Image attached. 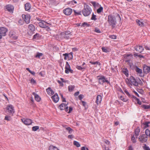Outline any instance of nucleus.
Wrapping results in <instances>:
<instances>
[{"instance_id":"obj_1","label":"nucleus","mask_w":150,"mask_h":150,"mask_svg":"<svg viewBox=\"0 0 150 150\" xmlns=\"http://www.w3.org/2000/svg\"><path fill=\"white\" fill-rule=\"evenodd\" d=\"M116 20L119 22H120L121 19L119 14H117L115 16L110 15L108 17V21L112 28H114L116 25Z\"/></svg>"},{"instance_id":"obj_2","label":"nucleus","mask_w":150,"mask_h":150,"mask_svg":"<svg viewBox=\"0 0 150 150\" xmlns=\"http://www.w3.org/2000/svg\"><path fill=\"white\" fill-rule=\"evenodd\" d=\"M92 12V9L90 6L86 4H84V8L82 10V13L85 16H89Z\"/></svg>"},{"instance_id":"obj_3","label":"nucleus","mask_w":150,"mask_h":150,"mask_svg":"<svg viewBox=\"0 0 150 150\" xmlns=\"http://www.w3.org/2000/svg\"><path fill=\"white\" fill-rule=\"evenodd\" d=\"M98 80V83L101 84H103L104 82H106L108 84L110 83V82L103 76H97Z\"/></svg>"},{"instance_id":"obj_4","label":"nucleus","mask_w":150,"mask_h":150,"mask_svg":"<svg viewBox=\"0 0 150 150\" xmlns=\"http://www.w3.org/2000/svg\"><path fill=\"white\" fill-rule=\"evenodd\" d=\"M22 17L23 20L26 23L28 24L30 23L31 17L29 14H23L22 15Z\"/></svg>"},{"instance_id":"obj_5","label":"nucleus","mask_w":150,"mask_h":150,"mask_svg":"<svg viewBox=\"0 0 150 150\" xmlns=\"http://www.w3.org/2000/svg\"><path fill=\"white\" fill-rule=\"evenodd\" d=\"M28 33L30 35H32L34 33V31L35 30V28L34 26L32 24H29L28 26Z\"/></svg>"},{"instance_id":"obj_6","label":"nucleus","mask_w":150,"mask_h":150,"mask_svg":"<svg viewBox=\"0 0 150 150\" xmlns=\"http://www.w3.org/2000/svg\"><path fill=\"white\" fill-rule=\"evenodd\" d=\"M62 37L67 39H69L71 35L70 31H66L65 32L62 33H61Z\"/></svg>"},{"instance_id":"obj_7","label":"nucleus","mask_w":150,"mask_h":150,"mask_svg":"<svg viewBox=\"0 0 150 150\" xmlns=\"http://www.w3.org/2000/svg\"><path fill=\"white\" fill-rule=\"evenodd\" d=\"M8 30L7 28L4 27L0 28V39L2 38V36H4L6 35V33Z\"/></svg>"},{"instance_id":"obj_8","label":"nucleus","mask_w":150,"mask_h":150,"mask_svg":"<svg viewBox=\"0 0 150 150\" xmlns=\"http://www.w3.org/2000/svg\"><path fill=\"white\" fill-rule=\"evenodd\" d=\"M139 141L141 143H144L147 140V137L146 134L141 135L139 137Z\"/></svg>"},{"instance_id":"obj_9","label":"nucleus","mask_w":150,"mask_h":150,"mask_svg":"<svg viewBox=\"0 0 150 150\" xmlns=\"http://www.w3.org/2000/svg\"><path fill=\"white\" fill-rule=\"evenodd\" d=\"M21 121L25 125H30L32 123V120L30 119H25L24 118L21 119Z\"/></svg>"},{"instance_id":"obj_10","label":"nucleus","mask_w":150,"mask_h":150,"mask_svg":"<svg viewBox=\"0 0 150 150\" xmlns=\"http://www.w3.org/2000/svg\"><path fill=\"white\" fill-rule=\"evenodd\" d=\"M14 9L13 6L10 4L7 5L5 6V10L8 11L9 12L12 13Z\"/></svg>"},{"instance_id":"obj_11","label":"nucleus","mask_w":150,"mask_h":150,"mask_svg":"<svg viewBox=\"0 0 150 150\" xmlns=\"http://www.w3.org/2000/svg\"><path fill=\"white\" fill-rule=\"evenodd\" d=\"M8 112L10 113L13 114L14 112V107L11 105H8L6 108Z\"/></svg>"},{"instance_id":"obj_12","label":"nucleus","mask_w":150,"mask_h":150,"mask_svg":"<svg viewBox=\"0 0 150 150\" xmlns=\"http://www.w3.org/2000/svg\"><path fill=\"white\" fill-rule=\"evenodd\" d=\"M130 81L132 85H133L134 86H138V83L133 76H131L130 77Z\"/></svg>"},{"instance_id":"obj_13","label":"nucleus","mask_w":150,"mask_h":150,"mask_svg":"<svg viewBox=\"0 0 150 150\" xmlns=\"http://www.w3.org/2000/svg\"><path fill=\"white\" fill-rule=\"evenodd\" d=\"M59 108L61 110H64L66 112L68 111V106L67 104L62 103Z\"/></svg>"},{"instance_id":"obj_14","label":"nucleus","mask_w":150,"mask_h":150,"mask_svg":"<svg viewBox=\"0 0 150 150\" xmlns=\"http://www.w3.org/2000/svg\"><path fill=\"white\" fill-rule=\"evenodd\" d=\"M63 12L65 15L69 16L71 14L72 11V9L68 8L64 9Z\"/></svg>"},{"instance_id":"obj_15","label":"nucleus","mask_w":150,"mask_h":150,"mask_svg":"<svg viewBox=\"0 0 150 150\" xmlns=\"http://www.w3.org/2000/svg\"><path fill=\"white\" fill-rule=\"evenodd\" d=\"M134 48L137 52L141 53L144 50V48L142 46L140 45H136L134 47Z\"/></svg>"},{"instance_id":"obj_16","label":"nucleus","mask_w":150,"mask_h":150,"mask_svg":"<svg viewBox=\"0 0 150 150\" xmlns=\"http://www.w3.org/2000/svg\"><path fill=\"white\" fill-rule=\"evenodd\" d=\"M135 70L138 74H139V76L142 77L144 76V74L142 73V70L139 68L138 67L136 66L135 68Z\"/></svg>"},{"instance_id":"obj_17","label":"nucleus","mask_w":150,"mask_h":150,"mask_svg":"<svg viewBox=\"0 0 150 150\" xmlns=\"http://www.w3.org/2000/svg\"><path fill=\"white\" fill-rule=\"evenodd\" d=\"M51 97L52 101L55 103H57L59 100V97L57 93H55Z\"/></svg>"},{"instance_id":"obj_18","label":"nucleus","mask_w":150,"mask_h":150,"mask_svg":"<svg viewBox=\"0 0 150 150\" xmlns=\"http://www.w3.org/2000/svg\"><path fill=\"white\" fill-rule=\"evenodd\" d=\"M46 24H50L49 23H48L44 21H41L40 22L38 23V25L40 27L42 28H44L47 27Z\"/></svg>"},{"instance_id":"obj_19","label":"nucleus","mask_w":150,"mask_h":150,"mask_svg":"<svg viewBox=\"0 0 150 150\" xmlns=\"http://www.w3.org/2000/svg\"><path fill=\"white\" fill-rule=\"evenodd\" d=\"M102 97L100 95H98L96 98V102L97 105L100 104L102 100Z\"/></svg>"},{"instance_id":"obj_20","label":"nucleus","mask_w":150,"mask_h":150,"mask_svg":"<svg viewBox=\"0 0 150 150\" xmlns=\"http://www.w3.org/2000/svg\"><path fill=\"white\" fill-rule=\"evenodd\" d=\"M143 70L144 72L147 73L150 72V67L145 65L143 67Z\"/></svg>"},{"instance_id":"obj_21","label":"nucleus","mask_w":150,"mask_h":150,"mask_svg":"<svg viewBox=\"0 0 150 150\" xmlns=\"http://www.w3.org/2000/svg\"><path fill=\"white\" fill-rule=\"evenodd\" d=\"M32 94L35 96V100L37 102H40L41 100V98L39 95L35 92L32 93Z\"/></svg>"},{"instance_id":"obj_22","label":"nucleus","mask_w":150,"mask_h":150,"mask_svg":"<svg viewBox=\"0 0 150 150\" xmlns=\"http://www.w3.org/2000/svg\"><path fill=\"white\" fill-rule=\"evenodd\" d=\"M46 90L47 94L50 96L52 95L54 93V91L50 87H49Z\"/></svg>"},{"instance_id":"obj_23","label":"nucleus","mask_w":150,"mask_h":150,"mask_svg":"<svg viewBox=\"0 0 150 150\" xmlns=\"http://www.w3.org/2000/svg\"><path fill=\"white\" fill-rule=\"evenodd\" d=\"M63 55L64 56V59L66 60L67 59V58L69 57V56H71V58H72L73 57L72 53V52L68 54L67 53H65L63 54Z\"/></svg>"},{"instance_id":"obj_24","label":"nucleus","mask_w":150,"mask_h":150,"mask_svg":"<svg viewBox=\"0 0 150 150\" xmlns=\"http://www.w3.org/2000/svg\"><path fill=\"white\" fill-rule=\"evenodd\" d=\"M31 8V4L29 3L26 4L25 5V11H28Z\"/></svg>"},{"instance_id":"obj_25","label":"nucleus","mask_w":150,"mask_h":150,"mask_svg":"<svg viewBox=\"0 0 150 150\" xmlns=\"http://www.w3.org/2000/svg\"><path fill=\"white\" fill-rule=\"evenodd\" d=\"M136 23L138 25L140 26H143L144 25V23L143 22L141 21L138 19H137L136 20Z\"/></svg>"},{"instance_id":"obj_26","label":"nucleus","mask_w":150,"mask_h":150,"mask_svg":"<svg viewBox=\"0 0 150 150\" xmlns=\"http://www.w3.org/2000/svg\"><path fill=\"white\" fill-rule=\"evenodd\" d=\"M49 150H59L57 147L53 145H50L49 148Z\"/></svg>"},{"instance_id":"obj_27","label":"nucleus","mask_w":150,"mask_h":150,"mask_svg":"<svg viewBox=\"0 0 150 150\" xmlns=\"http://www.w3.org/2000/svg\"><path fill=\"white\" fill-rule=\"evenodd\" d=\"M140 132V129L139 128L136 129L135 130L134 133L135 136L137 137L139 134V133Z\"/></svg>"},{"instance_id":"obj_28","label":"nucleus","mask_w":150,"mask_h":150,"mask_svg":"<svg viewBox=\"0 0 150 150\" xmlns=\"http://www.w3.org/2000/svg\"><path fill=\"white\" fill-rule=\"evenodd\" d=\"M137 137H136V138L134 135L131 136V140L133 143L134 144L136 142V140Z\"/></svg>"},{"instance_id":"obj_29","label":"nucleus","mask_w":150,"mask_h":150,"mask_svg":"<svg viewBox=\"0 0 150 150\" xmlns=\"http://www.w3.org/2000/svg\"><path fill=\"white\" fill-rule=\"evenodd\" d=\"M75 88V86L74 85H70L68 86V90L69 92H72Z\"/></svg>"},{"instance_id":"obj_30","label":"nucleus","mask_w":150,"mask_h":150,"mask_svg":"<svg viewBox=\"0 0 150 150\" xmlns=\"http://www.w3.org/2000/svg\"><path fill=\"white\" fill-rule=\"evenodd\" d=\"M129 79H127L125 80V81L127 84L128 85L130 88H131V86H132V84L131 83Z\"/></svg>"},{"instance_id":"obj_31","label":"nucleus","mask_w":150,"mask_h":150,"mask_svg":"<svg viewBox=\"0 0 150 150\" xmlns=\"http://www.w3.org/2000/svg\"><path fill=\"white\" fill-rule=\"evenodd\" d=\"M102 50L103 52L106 53L109 52V49L108 48L103 47L102 48Z\"/></svg>"},{"instance_id":"obj_32","label":"nucleus","mask_w":150,"mask_h":150,"mask_svg":"<svg viewBox=\"0 0 150 150\" xmlns=\"http://www.w3.org/2000/svg\"><path fill=\"white\" fill-rule=\"evenodd\" d=\"M86 66H77L76 68L77 69L79 70H81L83 69H84L86 68Z\"/></svg>"},{"instance_id":"obj_33","label":"nucleus","mask_w":150,"mask_h":150,"mask_svg":"<svg viewBox=\"0 0 150 150\" xmlns=\"http://www.w3.org/2000/svg\"><path fill=\"white\" fill-rule=\"evenodd\" d=\"M90 26V25L89 24H88L86 22H84L83 23H82L81 24V27H89Z\"/></svg>"},{"instance_id":"obj_34","label":"nucleus","mask_w":150,"mask_h":150,"mask_svg":"<svg viewBox=\"0 0 150 150\" xmlns=\"http://www.w3.org/2000/svg\"><path fill=\"white\" fill-rule=\"evenodd\" d=\"M66 129L68 131V133L69 134H71L73 131V130L70 127H67Z\"/></svg>"},{"instance_id":"obj_35","label":"nucleus","mask_w":150,"mask_h":150,"mask_svg":"<svg viewBox=\"0 0 150 150\" xmlns=\"http://www.w3.org/2000/svg\"><path fill=\"white\" fill-rule=\"evenodd\" d=\"M120 98L121 100L125 102L127 101L128 100L127 99L126 97H124L122 96H120Z\"/></svg>"},{"instance_id":"obj_36","label":"nucleus","mask_w":150,"mask_h":150,"mask_svg":"<svg viewBox=\"0 0 150 150\" xmlns=\"http://www.w3.org/2000/svg\"><path fill=\"white\" fill-rule=\"evenodd\" d=\"M150 124V122H146L144 123L143 124L144 125V128H146L147 127L149 126V125Z\"/></svg>"},{"instance_id":"obj_37","label":"nucleus","mask_w":150,"mask_h":150,"mask_svg":"<svg viewBox=\"0 0 150 150\" xmlns=\"http://www.w3.org/2000/svg\"><path fill=\"white\" fill-rule=\"evenodd\" d=\"M146 135L150 137V130L149 129H146L145 131Z\"/></svg>"},{"instance_id":"obj_38","label":"nucleus","mask_w":150,"mask_h":150,"mask_svg":"<svg viewBox=\"0 0 150 150\" xmlns=\"http://www.w3.org/2000/svg\"><path fill=\"white\" fill-rule=\"evenodd\" d=\"M65 72L67 74H68L69 72L72 73V70L71 69V68L65 69Z\"/></svg>"},{"instance_id":"obj_39","label":"nucleus","mask_w":150,"mask_h":150,"mask_svg":"<svg viewBox=\"0 0 150 150\" xmlns=\"http://www.w3.org/2000/svg\"><path fill=\"white\" fill-rule=\"evenodd\" d=\"M90 63H91V64H98V65H100V63L98 62V61H96V62H91V61H90V62H89Z\"/></svg>"},{"instance_id":"obj_40","label":"nucleus","mask_w":150,"mask_h":150,"mask_svg":"<svg viewBox=\"0 0 150 150\" xmlns=\"http://www.w3.org/2000/svg\"><path fill=\"white\" fill-rule=\"evenodd\" d=\"M39 127L38 126H35L33 127L32 128V129L33 131H35L39 129Z\"/></svg>"},{"instance_id":"obj_41","label":"nucleus","mask_w":150,"mask_h":150,"mask_svg":"<svg viewBox=\"0 0 150 150\" xmlns=\"http://www.w3.org/2000/svg\"><path fill=\"white\" fill-rule=\"evenodd\" d=\"M103 10V8L102 7L100 6L99 8L97 10V12L98 13H101Z\"/></svg>"},{"instance_id":"obj_42","label":"nucleus","mask_w":150,"mask_h":150,"mask_svg":"<svg viewBox=\"0 0 150 150\" xmlns=\"http://www.w3.org/2000/svg\"><path fill=\"white\" fill-rule=\"evenodd\" d=\"M142 107L144 109H148L150 108V107L149 105H142Z\"/></svg>"},{"instance_id":"obj_43","label":"nucleus","mask_w":150,"mask_h":150,"mask_svg":"<svg viewBox=\"0 0 150 150\" xmlns=\"http://www.w3.org/2000/svg\"><path fill=\"white\" fill-rule=\"evenodd\" d=\"M11 116H6L4 118V120L8 121H10L11 120Z\"/></svg>"},{"instance_id":"obj_44","label":"nucleus","mask_w":150,"mask_h":150,"mask_svg":"<svg viewBox=\"0 0 150 150\" xmlns=\"http://www.w3.org/2000/svg\"><path fill=\"white\" fill-rule=\"evenodd\" d=\"M91 3L94 7H96L99 5L98 3H96L95 1H91Z\"/></svg>"},{"instance_id":"obj_45","label":"nucleus","mask_w":150,"mask_h":150,"mask_svg":"<svg viewBox=\"0 0 150 150\" xmlns=\"http://www.w3.org/2000/svg\"><path fill=\"white\" fill-rule=\"evenodd\" d=\"M74 144L77 147H79L80 146V144L78 142L76 141L74 142Z\"/></svg>"},{"instance_id":"obj_46","label":"nucleus","mask_w":150,"mask_h":150,"mask_svg":"<svg viewBox=\"0 0 150 150\" xmlns=\"http://www.w3.org/2000/svg\"><path fill=\"white\" fill-rule=\"evenodd\" d=\"M39 37V35L38 34L36 33L33 36V39H38Z\"/></svg>"},{"instance_id":"obj_47","label":"nucleus","mask_w":150,"mask_h":150,"mask_svg":"<svg viewBox=\"0 0 150 150\" xmlns=\"http://www.w3.org/2000/svg\"><path fill=\"white\" fill-rule=\"evenodd\" d=\"M43 55V54L42 53H38L35 56V57L40 58V57L42 56Z\"/></svg>"},{"instance_id":"obj_48","label":"nucleus","mask_w":150,"mask_h":150,"mask_svg":"<svg viewBox=\"0 0 150 150\" xmlns=\"http://www.w3.org/2000/svg\"><path fill=\"white\" fill-rule=\"evenodd\" d=\"M74 11L75 15H81V11L77 12L76 10H74Z\"/></svg>"},{"instance_id":"obj_49","label":"nucleus","mask_w":150,"mask_h":150,"mask_svg":"<svg viewBox=\"0 0 150 150\" xmlns=\"http://www.w3.org/2000/svg\"><path fill=\"white\" fill-rule=\"evenodd\" d=\"M50 2L52 4H57V0H50Z\"/></svg>"},{"instance_id":"obj_50","label":"nucleus","mask_w":150,"mask_h":150,"mask_svg":"<svg viewBox=\"0 0 150 150\" xmlns=\"http://www.w3.org/2000/svg\"><path fill=\"white\" fill-rule=\"evenodd\" d=\"M96 15H94V14H93L91 18V19L95 21L96 20Z\"/></svg>"},{"instance_id":"obj_51","label":"nucleus","mask_w":150,"mask_h":150,"mask_svg":"<svg viewBox=\"0 0 150 150\" xmlns=\"http://www.w3.org/2000/svg\"><path fill=\"white\" fill-rule=\"evenodd\" d=\"M70 68V66L68 62H66V64L65 65V69Z\"/></svg>"},{"instance_id":"obj_52","label":"nucleus","mask_w":150,"mask_h":150,"mask_svg":"<svg viewBox=\"0 0 150 150\" xmlns=\"http://www.w3.org/2000/svg\"><path fill=\"white\" fill-rule=\"evenodd\" d=\"M94 31L98 33H101V31H100V30L97 28H95Z\"/></svg>"},{"instance_id":"obj_53","label":"nucleus","mask_w":150,"mask_h":150,"mask_svg":"<svg viewBox=\"0 0 150 150\" xmlns=\"http://www.w3.org/2000/svg\"><path fill=\"white\" fill-rule=\"evenodd\" d=\"M30 83L33 84H35L36 83V82L33 78H32L30 80Z\"/></svg>"},{"instance_id":"obj_54","label":"nucleus","mask_w":150,"mask_h":150,"mask_svg":"<svg viewBox=\"0 0 150 150\" xmlns=\"http://www.w3.org/2000/svg\"><path fill=\"white\" fill-rule=\"evenodd\" d=\"M144 150H150V148L149 147V146H146V145H145L144 147Z\"/></svg>"},{"instance_id":"obj_55","label":"nucleus","mask_w":150,"mask_h":150,"mask_svg":"<svg viewBox=\"0 0 150 150\" xmlns=\"http://www.w3.org/2000/svg\"><path fill=\"white\" fill-rule=\"evenodd\" d=\"M57 82H58V83H59V85L60 86H64V84L63 83V82H61V81H59V80H58L57 81Z\"/></svg>"},{"instance_id":"obj_56","label":"nucleus","mask_w":150,"mask_h":150,"mask_svg":"<svg viewBox=\"0 0 150 150\" xmlns=\"http://www.w3.org/2000/svg\"><path fill=\"white\" fill-rule=\"evenodd\" d=\"M110 145L108 146H105V150H111L110 149Z\"/></svg>"},{"instance_id":"obj_57","label":"nucleus","mask_w":150,"mask_h":150,"mask_svg":"<svg viewBox=\"0 0 150 150\" xmlns=\"http://www.w3.org/2000/svg\"><path fill=\"white\" fill-rule=\"evenodd\" d=\"M109 37L110 38L113 39H115L116 38V36L115 35H113L110 36Z\"/></svg>"},{"instance_id":"obj_58","label":"nucleus","mask_w":150,"mask_h":150,"mask_svg":"<svg viewBox=\"0 0 150 150\" xmlns=\"http://www.w3.org/2000/svg\"><path fill=\"white\" fill-rule=\"evenodd\" d=\"M124 92L128 96H130V94L127 90H125Z\"/></svg>"},{"instance_id":"obj_59","label":"nucleus","mask_w":150,"mask_h":150,"mask_svg":"<svg viewBox=\"0 0 150 150\" xmlns=\"http://www.w3.org/2000/svg\"><path fill=\"white\" fill-rule=\"evenodd\" d=\"M136 100L137 101V103L138 104H139L140 105H141V104L142 102L139 99L137 98H136Z\"/></svg>"},{"instance_id":"obj_60","label":"nucleus","mask_w":150,"mask_h":150,"mask_svg":"<svg viewBox=\"0 0 150 150\" xmlns=\"http://www.w3.org/2000/svg\"><path fill=\"white\" fill-rule=\"evenodd\" d=\"M127 150H134L132 146H130L128 147Z\"/></svg>"},{"instance_id":"obj_61","label":"nucleus","mask_w":150,"mask_h":150,"mask_svg":"<svg viewBox=\"0 0 150 150\" xmlns=\"http://www.w3.org/2000/svg\"><path fill=\"white\" fill-rule=\"evenodd\" d=\"M83 97V95L82 94H80L79 96V98L80 100H81Z\"/></svg>"},{"instance_id":"obj_62","label":"nucleus","mask_w":150,"mask_h":150,"mask_svg":"<svg viewBox=\"0 0 150 150\" xmlns=\"http://www.w3.org/2000/svg\"><path fill=\"white\" fill-rule=\"evenodd\" d=\"M72 110V108L71 107H69V109H68V113H70L71 112Z\"/></svg>"},{"instance_id":"obj_63","label":"nucleus","mask_w":150,"mask_h":150,"mask_svg":"<svg viewBox=\"0 0 150 150\" xmlns=\"http://www.w3.org/2000/svg\"><path fill=\"white\" fill-rule=\"evenodd\" d=\"M144 48L146 50H150V47H148L147 46H144Z\"/></svg>"},{"instance_id":"obj_64","label":"nucleus","mask_w":150,"mask_h":150,"mask_svg":"<svg viewBox=\"0 0 150 150\" xmlns=\"http://www.w3.org/2000/svg\"><path fill=\"white\" fill-rule=\"evenodd\" d=\"M104 142L107 145H108V146H109V145H110V143L107 140H106Z\"/></svg>"}]
</instances>
